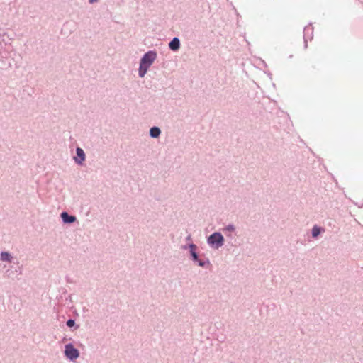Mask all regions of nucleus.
<instances>
[{"mask_svg":"<svg viewBox=\"0 0 363 363\" xmlns=\"http://www.w3.org/2000/svg\"><path fill=\"white\" fill-rule=\"evenodd\" d=\"M89 1H90V2H93V1H94V0H89Z\"/></svg>","mask_w":363,"mask_h":363,"instance_id":"obj_12","label":"nucleus"},{"mask_svg":"<svg viewBox=\"0 0 363 363\" xmlns=\"http://www.w3.org/2000/svg\"><path fill=\"white\" fill-rule=\"evenodd\" d=\"M1 259L3 261H9L10 260V255L8 252H1Z\"/></svg>","mask_w":363,"mask_h":363,"instance_id":"obj_8","label":"nucleus"},{"mask_svg":"<svg viewBox=\"0 0 363 363\" xmlns=\"http://www.w3.org/2000/svg\"><path fill=\"white\" fill-rule=\"evenodd\" d=\"M65 355L70 359H77L79 357V352L72 345L68 344L65 346Z\"/></svg>","mask_w":363,"mask_h":363,"instance_id":"obj_3","label":"nucleus"},{"mask_svg":"<svg viewBox=\"0 0 363 363\" xmlns=\"http://www.w3.org/2000/svg\"><path fill=\"white\" fill-rule=\"evenodd\" d=\"M67 325L69 327H72L74 325V320H67Z\"/></svg>","mask_w":363,"mask_h":363,"instance_id":"obj_11","label":"nucleus"},{"mask_svg":"<svg viewBox=\"0 0 363 363\" xmlns=\"http://www.w3.org/2000/svg\"><path fill=\"white\" fill-rule=\"evenodd\" d=\"M320 228L315 226L313 228V230H312V235L313 237H316L318 236L319 234H320Z\"/></svg>","mask_w":363,"mask_h":363,"instance_id":"obj_10","label":"nucleus"},{"mask_svg":"<svg viewBox=\"0 0 363 363\" xmlns=\"http://www.w3.org/2000/svg\"><path fill=\"white\" fill-rule=\"evenodd\" d=\"M150 133L152 138H157L160 134V130L157 127H153L150 129Z\"/></svg>","mask_w":363,"mask_h":363,"instance_id":"obj_7","label":"nucleus"},{"mask_svg":"<svg viewBox=\"0 0 363 363\" xmlns=\"http://www.w3.org/2000/svg\"><path fill=\"white\" fill-rule=\"evenodd\" d=\"M190 247H191V255H192L194 259V260H197L198 256H197L196 253L194 251L195 245H191L190 246Z\"/></svg>","mask_w":363,"mask_h":363,"instance_id":"obj_9","label":"nucleus"},{"mask_svg":"<svg viewBox=\"0 0 363 363\" xmlns=\"http://www.w3.org/2000/svg\"><path fill=\"white\" fill-rule=\"evenodd\" d=\"M77 157H79V160H78V158H75L76 162L78 163H82L85 160V154L84 152V150L79 147H77Z\"/></svg>","mask_w":363,"mask_h":363,"instance_id":"obj_5","label":"nucleus"},{"mask_svg":"<svg viewBox=\"0 0 363 363\" xmlns=\"http://www.w3.org/2000/svg\"><path fill=\"white\" fill-rule=\"evenodd\" d=\"M223 237L220 233H215L208 238V242L216 248H218L223 245Z\"/></svg>","mask_w":363,"mask_h":363,"instance_id":"obj_2","label":"nucleus"},{"mask_svg":"<svg viewBox=\"0 0 363 363\" xmlns=\"http://www.w3.org/2000/svg\"><path fill=\"white\" fill-rule=\"evenodd\" d=\"M179 40L174 38L169 44V48L172 50H177L179 48Z\"/></svg>","mask_w":363,"mask_h":363,"instance_id":"obj_4","label":"nucleus"},{"mask_svg":"<svg viewBox=\"0 0 363 363\" xmlns=\"http://www.w3.org/2000/svg\"><path fill=\"white\" fill-rule=\"evenodd\" d=\"M156 53L152 51L147 52L141 59L140 65L139 69V75L143 77L146 74L147 69L152 64L156 58Z\"/></svg>","mask_w":363,"mask_h":363,"instance_id":"obj_1","label":"nucleus"},{"mask_svg":"<svg viewBox=\"0 0 363 363\" xmlns=\"http://www.w3.org/2000/svg\"><path fill=\"white\" fill-rule=\"evenodd\" d=\"M61 217L65 223H72L75 220L74 216H69L67 213L63 212L61 214Z\"/></svg>","mask_w":363,"mask_h":363,"instance_id":"obj_6","label":"nucleus"}]
</instances>
